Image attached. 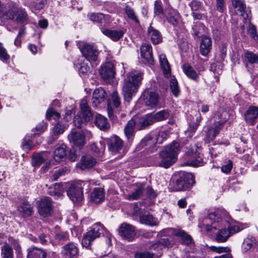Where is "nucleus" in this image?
I'll return each mask as SVG.
<instances>
[{"label":"nucleus","instance_id":"nucleus-24","mask_svg":"<svg viewBox=\"0 0 258 258\" xmlns=\"http://www.w3.org/2000/svg\"><path fill=\"white\" fill-rule=\"evenodd\" d=\"M107 96L106 91L102 88H99L95 89L92 96V104L95 107L104 101Z\"/></svg>","mask_w":258,"mask_h":258},{"label":"nucleus","instance_id":"nucleus-26","mask_svg":"<svg viewBox=\"0 0 258 258\" xmlns=\"http://www.w3.org/2000/svg\"><path fill=\"white\" fill-rule=\"evenodd\" d=\"M172 240L171 237H164L161 238L158 242L152 244L150 247L151 250H159L163 247H169L171 246Z\"/></svg>","mask_w":258,"mask_h":258},{"label":"nucleus","instance_id":"nucleus-12","mask_svg":"<svg viewBox=\"0 0 258 258\" xmlns=\"http://www.w3.org/2000/svg\"><path fill=\"white\" fill-rule=\"evenodd\" d=\"M79 248L77 243L69 242L61 247V255L62 258H77Z\"/></svg>","mask_w":258,"mask_h":258},{"label":"nucleus","instance_id":"nucleus-17","mask_svg":"<svg viewBox=\"0 0 258 258\" xmlns=\"http://www.w3.org/2000/svg\"><path fill=\"white\" fill-rule=\"evenodd\" d=\"M27 258H51L50 253L47 250L36 246L27 249Z\"/></svg>","mask_w":258,"mask_h":258},{"label":"nucleus","instance_id":"nucleus-56","mask_svg":"<svg viewBox=\"0 0 258 258\" xmlns=\"http://www.w3.org/2000/svg\"><path fill=\"white\" fill-rule=\"evenodd\" d=\"M55 239L60 242H66L69 240V236L66 232H61L56 234Z\"/></svg>","mask_w":258,"mask_h":258},{"label":"nucleus","instance_id":"nucleus-1","mask_svg":"<svg viewBox=\"0 0 258 258\" xmlns=\"http://www.w3.org/2000/svg\"><path fill=\"white\" fill-rule=\"evenodd\" d=\"M232 5L235 14L242 17V23L238 25L237 22L233 20L232 29L234 32H256V28L249 21L251 18L250 11L246 9V6L244 0H232Z\"/></svg>","mask_w":258,"mask_h":258},{"label":"nucleus","instance_id":"nucleus-19","mask_svg":"<svg viewBox=\"0 0 258 258\" xmlns=\"http://www.w3.org/2000/svg\"><path fill=\"white\" fill-rule=\"evenodd\" d=\"M144 102L150 108L155 107L159 102V95L154 92L145 93L143 95Z\"/></svg>","mask_w":258,"mask_h":258},{"label":"nucleus","instance_id":"nucleus-48","mask_svg":"<svg viewBox=\"0 0 258 258\" xmlns=\"http://www.w3.org/2000/svg\"><path fill=\"white\" fill-rule=\"evenodd\" d=\"M211 70L215 75V78L217 82L219 81L218 77L216 75H220L222 73V66L220 62L214 63L211 65Z\"/></svg>","mask_w":258,"mask_h":258},{"label":"nucleus","instance_id":"nucleus-4","mask_svg":"<svg viewBox=\"0 0 258 258\" xmlns=\"http://www.w3.org/2000/svg\"><path fill=\"white\" fill-rule=\"evenodd\" d=\"M176 190H185L190 188L195 183V177L191 173L180 171L173 177Z\"/></svg>","mask_w":258,"mask_h":258},{"label":"nucleus","instance_id":"nucleus-10","mask_svg":"<svg viewBox=\"0 0 258 258\" xmlns=\"http://www.w3.org/2000/svg\"><path fill=\"white\" fill-rule=\"evenodd\" d=\"M85 183L84 181H80L72 183L67 190V195L73 202L80 201L83 196L82 189Z\"/></svg>","mask_w":258,"mask_h":258},{"label":"nucleus","instance_id":"nucleus-30","mask_svg":"<svg viewBox=\"0 0 258 258\" xmlns=\"http://www.w3.org/2000/svg\"><path fill=\"white\" fill-rule=\"evenodd\" d=\"M91 199L95 204H98L104 200V192L102 188H95L91 195Z\"/></svg>","mask_w":258,"mask_h":258},{"label":"nucleus","instance_id":"nucleus-6","mask_svg":"<svg viewBox=\"0 0 258 258\" xmlns=\"http://www.w3.org/2000/svg\"><path fill=\"white\" fill-rule=\"evenodd\" d=\"M200 150L195 146L187 148L186 155L189 159L183 165L195 167L203 166L206 162L203 158V155L200 153Z\"/></svg>","mask_w":258,"mask_h":258},{"label":"nucleus","instance_id":"nucleus-44","mask_svg":"<svg viewBox=\"0 0 258 258\" xmlns=\"http://www.w3.org/2000/svg\"><path fill=\"white\" fill-rule=\"evenodd\" d=\"M221 213H222V211L219 210L211 212L209 213L207 219L209 220L212 223L219 222V220L222 218Z\"/></svg>","mask_w":258,"mask_h":258},{"label":"nucleus","instance_id":"nucleus-11","mask_svg":"<svg viewBox=\"0 0 258 258\" xmlns=\"http://www.w3.org/2000/svg\"><path fill=\"white\" fill-rule=\"evenodd\" d=\"M28 15L24 10L14 8L3 15L4 19H11L14 21L24 23L27 20Z\"/></svg>","mask_w":258,"mask_h":258},{"label":"nucleus","instance_id":"nucleus-31","mask_svg":"<svg viewBox=\"0 0 258 258\" xmlns=\"http://www.w3.org/2000/svg\"><path fill=\"white\" fill-rule=\"evenodd\" d=\"M95 123L100 130L105 131L110 127L107 119L104 116L98 114L96 116Z\"/></svg>","mask_w":258,"mask_h":258},{"label":"nucleus","instance_id":"nucleus-27","mask_svg":"<svg viewBox=\"0 0 258 258\" xmlns=\"http://www.w3.org/2000/svg\"><path fill=\"white\" fill-rule=\"evenodd\" d=\"M18 211L23 217H28L33 213V207L28 202L22 203L18 207Z\"/></svg>","mask_w":258,"mask_h":258},{"label":"nucleus","instance_id":"nucleus-64","mask_svg":"<svg viewBox=\"0 0 258 258\" xmlns=\"http://www.w3.org/2000/svg\"><path fill=\"white\" fill-rule=\"evenodd\" d=\"M66 170L63 168H59L56 170L53 173L51 177V180H56L60 176L64 175Z\"/></svg>","mask_w":258,"mask_h":258},{"label":"nucleus","instance_id":"nucleus-32","mask_svg":"<svg viewBox=\"0 0 258 258\" xmlns=\"http://www.w3.org/2000/svg\"><path fill=\"white\" fill-rule=\"evenodd\" d=\"M135 127H136V122L133 119L129 120L125 125L124 132L126 137L128 140L132 139Z\"/></svg>","mask_w":258,"mask_h":258},{"label":"nucleus","instance_id":"nucleus-50","mask_svg":"<svg viewBox=\"0 0 258 258\" xmlns=\"http://www.w3.org/2000/svg\"><path fill=\"white\" fill-rule=\"evenodd\" d=\"M254 240L252 238H246L244 240V241L242 244V250L244 252H247L253 246Z\"/></svg>","mask_w":258,"mask_h":258},{"label":"nucleus","instance_id":"nucleus-59","mask_svg":"<svg viewBox=\"0 0 258 258\" xmlns=\"http://www.w3.org/2000/svg\"><path fill=\"white\" fill-rule=\"evenodd\" d=\"M192 28L194 32H204L206 30L205 26L200 22H196Z\"/></svg>","mask_w":258,"mask_h":258},{"label":"nucleus","instance_id":"nucleus-41","mask_svg":"<svg viewBox=\"0 0 258 258\" xmlns=\"http://www.w3.org/2000/svg\"><path fill=\"white\" fill-rule=\"evenodd\" d=\"M175 234L181 237L183 243L188 245L192 243V239L191 236L187 234L184 231L178 230Z\"/></svg>","mask_w":258,"mask_h":258},{"label":"nucleus","instance_id":"nucleus-60","mask_svg":"<svg viewBox=\"0 0 258 258\" xmlns=\"http://www.w3.org/2000/svg\"><path fill=\"white\" fill-rule=\"evenodd\" d=\"M111 98L113 105L118 107L120 104V99L117 92L113 91L111 94Z\"/></svg>","mask_w":258,"mask_h":258},{"label":"nucleus","instance_id":"nucleus-28","mask_svg":"<svg viewBox=\"0 0 258 258\" xmlns=\"http://www.w3.org/2000/svg\"><path fill=\"white\" fill-rule=\"evenodd\" d=\"M243 62L244 66L247 70L250 72L248 63L253 64H258V54L252 52V51H247L244 55Z\"/></svg>","mask_w":258,"mask_h":258},{"label":"nucleus","instance_id":"nucleus-14","mask_svg":"<svg viewBox=\"0 0 258 258\" xmlns=\"http://www.w3.org/2000/svg\"><path fill=\"white\" fill-rule=\"evenodd\" d=\"M99 73L104 81L108 83L110 82L115 75L113 64L110 62L105 63L100 69Z\"/></svg>","mask_w":258,"mask_h":258},{"label":"nucleus","instance_id":"nucleus-25","mask_svg":"<svg viewBox=\"0 0 258 258\" xmlns=\"http://www.w3.org/2000/svg\"><path fill=\"white\" fill-rule=\"evenodd\" d=\"M96 163V159L90 155H85L82 157L79 167L82 170L91 168Z\"/></svg>","mask_w":258,"mask_h":258},{"label":"nucleus","instance_id":"nucleus-15","mask_svg":"<svg viewBox=\"0 0 258 258\" xmlns=\"http://www.w3.org/2000/svg\"><path fill=\"white\" fill-rule=\"evenodd\" d=\"M118 233L123 238L132 241L136 235L135 228L131 225L123 223L119 226Z\"/></svg>","mask_w":258,"mask_h":258},{"label":"nucleus","instance_id":"nucleus-9","mask_svg":"<svg viewBox=\"0 0 258 258\" xmlns=\"http://www.w3.org/2000/svg\"><path fill=\"white\" fill-rule=\"evenodd\" d=\"M83 55L90 62H95L97 60L99 51L96 46L85 42H79L78 43Z\"/></svg>","mask_w":258,"mask_h":258},{"label":"nucleus","instance_id":"nucleus-16","mask_svg":"<svg viewBox=\"0 0 258 258\" xmlns=\"http://www.w3.org/2000/svg\"><path fill=\"white\" fill-rule=\"evenodd\" d=\"M140 50L143 62L148 65H153L154 60L153 57L151 46L148 44H144L141 45Z\"/></svg>","mask_w":258,"mask_h":258},{"label":"nucleus","instance_id":"nucleus-7","mask_svg":"<svg viewBox=\"0 0 258 258\" xmlns=\"http://www.w3.org/2000/svg\"><path fill=\"white\" fill-rule=\"evenodd\" d=\"M109 150L114 155L119 154L118 157H122L126 153L123 141L117 136L114 135L107 140Z\"/></svg>","mask_w":258,"mask_h":258},{"label":"nucleus","instance_id":"nucleus-37","mask_svg":"<svg viewBox=\"0 0 258 258\" xmlns=\"http://www.w3.org/2000/svg\"><path fill=\"white\" fill-rule=\"evenodd\" d=\"M62 185L61 183H55L53 185V188H50L48 191L49 195L54 197L55 199L61 198L63 192Z\"/></svg>","mask_w":258,"mask_h":258},{"label":"nucleus","instance_id":"nucleus-62","mask_svg":"<svg viewBox=\"0 0 258 258\" xmlns=\"http://www.w3.org/2000/svg\"><path fill=\"white\" fill-rule=\"evenodd\" d=\"M150 37L151 42L154 44H158L162 40L160 33H151Z\"/></svg>","mask_w":258,"mask_h":258},{"label":"nucleus","instance_id":"nucleus-18","mask_svg":"<svg viewBox=\"0 0 258 258\" xmlns=\"http://www.w3.org/2000/svg\"><path fill=\"white\" fill-rule=\"evenodd\" d=\"M70 142L77 147H82L85 144V137L82 132L72 130L68 135Z\"/></svg>","mask_w":258,"mask_h":258},{"label":"nucleus","instance_id":"nucleus-23","mask_svg":"<svg viewBox=\"0 0 258 258\" xmlns=\"http://www.w3.org/2000/svg\"><path fill=\"white\" fill-rule=\"evenodd\" d=\"M212 41L211 38L206 35L201 36V40L200 46L201 53L204 56H207L212 49Z\"/></svg>","mask_w":258,"mask_h":258},{"label":"nucleus","instance_id":"nucleus-21","mask_svg":"<svg viewBox=\"0 0 258 258\" xmlns=\"http://www.w3.org/2000/svg\"><path fill=\"white\" fill-rule=\"evenodd\" d=\"M258 116V107L250 106L244 113L246 122L249 125H254Z\"/></svg>","mask_w":258,"mask_h":258},{"label":"nucleus","instance_id":"nucleus-33","mask_svg":"<svg viewBox=\"0 0 258 258\" xmlns=\"http://www.w3.org/2000/svg\"><path fill=\"white\" fill-rule=\"evenodd\" d=\"M159 61L164 76L169 77L170 76V68L165 54H161L159 55Z\"/></svg>","mask_w":258,"mask_h":258},{"label":"nucleus","instance_id":"nucleus-47","mask_svg":"<svg viewBox=\"0 0 258 258\" xmlns=\"http://www.w3.org/2000/svg\"><path fill=\"white\" fill-rule=\"evenodd\" d=\"M125 12L129 19L132 20L136 23H139V20L134 10L131 7L128 6H126L125 8Z\"/></svg>","mask_w":258,"mask_h":258},{"label":"nucleus","instance_id":"nucleus-55","mask_svg":"<svg viewBox=\"0 0 258 258\" xmlns=\"http://www.w3.org/2000/svg\"><path fill=\"white\" fill-rule=\"evenodd\" d=\"M46 2V0H36V2H31L30 4V6L31 7L35 9L36 10H40L44 7Z\"/></svg>","mask_w":258,"mask_h":258},{"label":"nucleus","instance_id":"nucleus-58","mask_svg":"<svg viewBox=\"0 0 258 258\" xmlns=\"http://www.w3.org/2000/svg\"><path fill=\"white\" fill-rule=\"evenodd\" d=\"M210 249L213 251H215L219 253L223 252H226L227 253L228 252H230L231 251L230 248L228 247L212 246L210 247Z\"/></svg>","mask_w":258,"mask_h":258},{"label":"nucleus","instance_id":"nucleus-36","mask_svg":"<svg viewBox=\"0 0 258 258\" xmlns=\"http://www.w3.org/2000/svg\"><path fill=\"white\" fill-rule=\"evenodd\" d=\"M170 115V111L168 109L162 110L155 113H152L154 122L161 121L167 119Z\"/></svg>","mask_w":258,"mask_h":258},{"label":"nucleus","instance_id":"nucleus-5","mask_svg":"<svg viewBox=\"0 0 258 258\" xmlns=\"http://www.w3.org/2000/svg\"><path fill=\"white\" fill-rule=\"evenodd\" d=\"M80 111L75 116L73 120L74 125L81 128L83 125L92 118V113L85 98H83L80 102Z\"/></svg>","mask_w":258,"mask_h":258},{"label":"nucleus","instance_id":"nucleus-61","mask_svg":"<svg viewBox=\"0 0 258 258\" xmlns=\"http://www.w3.org/2000/svg\"><path fill=\"white\" fill-rule=\"evenodd\" d=\"M216 10L220 12L223 13L225 8V0H216Z\"/></svg>","mask_w":258,"mask_h":258},{"label":"nucleus","instance_id":"nucleus-8","mask_svg":"<svg viewBox=\"0 0 258 258\" xmlns=\"http://www.w3.org/2000/svg\"><path fill=\"white\" fill-rule=\"evenodd\" d=\"M104 227L100 223H97L93 225L92 229L84 234L82 239L83 246L89 247L92 242L101 234L103 233Z\"/></svg>","mask_w":258,"mask_h":258},{"label":"nucleus","instance_id":"nucleus-35","mask_svg":"<svg viewBox=\"0 0 258 258\" xmlns=\"http://www.w3.org/2000/svg\"><path fill=\"white\" fill-rule=\"evenodd\" d=\"M183 70L187 77L196 82H198L199 76L191 66L188 64H184L183 66Z\"/></svg>","mask_w":258,"mask_h":258},{"label":"nucleus","instance_id":"nucleus-39","mask_svg":"<svg viewBox=\"0 0 258 258\" xmlns=\"http://www.w3.org/2000/svg\"><path fill=\"white\" fill-rule=\"evenodd\" d=\"M230 232L227 229H222L216 234V240L219 242H224L230 237Z\"/></svg>","mask_w":258,"mask_h":258},{"label":"nucleus","instance_id":"nucleus-2","mask_svg":"<svg viewBox=\"0 0 258 258\" xmlns=\"http://www.w3.org/2000/svg\"><path fill=\"white\" fill-rule=\"evenodd\" d=\"M143 79V73L137 70H133L127 74L124 79V84L122 94L125 101L130 102L137 92Z\"/></svg>","mask_w":258,"mask_h":258},{"label":"nucleus","instance_id":"nucleus-53","mask_svg":"<svg viewBox=\"0 0 258 258\" xmlns=\"http://www.w3.org/2000/svg\"><path fill=\"white\" fill-rule=\"evenodd\" d=\"M44 161V159L40 154H36L33 155L32 164L33 166L38 167Z\"/></svg>","mask_w":258,"mask_h":258},{"label":"nucleus","instance_id":"nucleus-29","mask_svg":"<svg viewBox=\"0 0 258 258\" xmlns=\"http://www.w3.org/2000/svg\"><path fill=\"white\" fill-rule=\"evenodd\" d=\"M157 143L155 138L150 135L145 137L140 142V146L147 149L153 150Z\"/></svg>","mask_w":258,"mask_h":258},{"label":"nucleus","instance_id":"nucleus-43","mask_svg":"<svg viewBox=\"0 0 258 258\" xmlns=\"http://www.w3.org/2000/svg\"><path fill=\"white\" fill-rule=\"evenodd\" d=\"M3 258H14L12 247L8 244H4L1 248Z\"/></svg>","mask_w":258,"mask_h":258},{"label":"nucleus","instance_id":"nucleus-22","mask_svg":"<svg viewBox=\"0 0 258 258\" xmlns=\"http://www.w3.org/2000/svg\"><path fill=\"white\" fill-rule=\"evenodd\" d=\"M154 123L155 122L152 113L147 114L142 116L136 122V128L138 130H145Z\"/></svg>","mask_w":258,"mask_h":258},{"label":"nucleus","instance_id":"nucleus-34","mask_svg":"<svg viewBox=\"0 0 258 258\" xmlns=\"http://www.w3.org/2000/svg\"><path fill=\"white\" fill-rule=\"evenodd\" d=\"M66 146L62 144L57 148L54 152V159L56 162H60L66 157Z\"/></svg>","mask_w":258,"mask_h":258},{"label":"nucleus","instance_id":"nucleus-13","mask_svg":"<svg viewBox=\"0 0 258 258\" xmlns=\"http://www.w3.org/2000/svg\"><path fill=\"white\" fill-rule=\"evenodd\" d=\"M38 211L43 217L50 216L52 211V202L48 197H44L39 201Z\"/></svg>","mask_w":258,"mask_h":258},{"label":"nucleus","instance_id":"nucleus-49","mask_svg":"<svg viewBox=\"0 0 258 258\" xmlns=\"http://www.w3.org/2000/svg\"><path fill=\"white\" fill-rule=\"evenodd\" d=\"M64 126L62 124H60L59 123H56L52 129L54 136L52 137V140L54 141L56 139V136L62 134L64 131Z\"/></svg>","mask_w":258,"mask_h":258},{"label":"nucleus","instance_id":"nucleus-45","mask_svg":"<svg viewBox=\"0 0 258 258\" xmlns=\"http://www.w3.org/2000/svg\"><path fill=\"white\" fill-rule=\"evenodd\" d=\"M87 17L90 21L99 23H102L105 18L102 13H90L88 14Z\"/></svg>","mask_w":258,"mask_h":258},{"label":"nucleus","instance_id":"nucleus-40","mask_svg":"<svg viewBox=\"0 0 258 258\" xmlns=\"http://www.w3.org/2000/svg\"><path fill=\"white\" fill-rule=\"evenodd\" d=\"M144 184H141L139 187L135 191L131 194L126 195V199L128 200H138L143 194Z\"/></svg>","mask_w":258,"mask_h":258},{"label":"nucleus","instance_id":"nucleus-54","mask_svg":"<svg viewBox=\"0 0 258 258\" xmlns=\"http://www.w3.org/2000/svg\"><path fill=\"white\" fill-rule=\"evenodd\" d=\"M46 2V0H36V2H31L30 4V6L31 7L35 9L36 10H40L44 7Z\"/></svg>","mask_w":258,"mask_h":258},{"label":"nucleus","instance_id":"nucleus-20","mask_svg":"<svg viewBox=\"0 0 258 258\" xmlns=\"http://www.w3.org/2000/svg\"><path fill=\"white\" fill-rule=\"evenodd\" d=\"M166 18L167 21L174 27L178 26L180 16L178 11L172 8H168L165 11Z\"/></svg>","mask_w":258,"mask_h":258},{"label":"nucleus","instance_id":"nucleus-57","mask_svg":"<svg viewBox=\"0 0 258 258\" xmlns=\"http://www.w3.org/2000/svg\"><path fill=\"white\" fill-rule=\"evenodd\" d=\"M169 136L168 132L167 131H162L159 132L158 136L156 137V141L157 143H162L164 140L166 139Z\"/></svg>","mask_w":258,"mask_h":258},{"label":"nucleus","instance_id":"nucleus-3","mask_svg":"<svg viewBox=\"0 0 258 258\" xmlns=\"http://www.w3.org/2000/svg\"><path fill=\"white\" fill-rule=\"evenodd\" d=\"M179 148V144L177 142H173L165 147L160 153L158 166L167 168L174 164L177 159Z\"/></svg>","mask_w":258,"mask_h":258},{"label":"nucleus","instance_id":"nucleus-51","mask_svg":"<svg viewBox=\"0 0 258 258\" xmlns=\"http://www.w3.org/2000/svg\"><path fill=\"white\" fill-rule=\"evenodd\" d=\"M154 254L148 251H136L134 253V258H153Z\"/></svg>","mask_w":258,"mask_h":258},{"label":"nucleus","instance_id":"nucleus-42","mask_svg":"<svg viewBox=\"0 0 258 258\" xmlns=\"http://www.w3.org/2000/svg\"><path fill=\"white\" fill-rule=\"evenodd\" d=\"M169 85L172 94L175 97H177L180 93V91L176 79H171L169 82Z\"/></svg>","mask_w":258,"mask_h":258},{"label":"nucleus","instance_id":"nucleus-46","mask_svg":"<svg viewBox=\"0 0 258 258\" xmlns=\"http://www.w3.org/2000/svg\"><path fill=\"white\" fill-rule=\"evenodd\" d=\"M46 117L49 120L52 118L56 120L60 117V114L59 113L57 112L54 108H49L46 111Z\"/></svg>","mask_w":258,"mask_h":258},{"label":"nucleus","instance_id":"nucleus-63","mask_svg":"<svg viewBox=\"0 0 258 258\" xmlns=\"http://www.w3.org/2000/svg\"><path fill=\"white\" fill-rule=\"evenodd\" d=\"M32 144L31 140H27L26 138L24 139L22 144L23 149L26 152H28L32 148Z\"/></svg>","mask_w":258,"mask_h":258},{"label":"nucleus","instance_id":"nucleus-52","mask_svg":"<svg viewBox=\"0 0 258 258\" xmlns=\"http://www.w3.org/2000/svg\"><path fill=\"white\" fill-rule=\"evenodd\" d=\"M189 6L192 12L202 11L203 7L202 3L197 0H193L189 4Z\"/></svg>","mask_w":258,"mask_h":258},{"label":"nucleus","instance_id":"nucleus-38","mask_svg":"<svg viewBox=\"0 0 258 258\" xmlns=\"http://www.w3.org/2000/svg\"><path fill=\"white\" fill-rule=\"evenodd\" d=\"M140 221L142 223L150 226H155L158 224V220L152 215H143L140 217Z\"/></svg>","mask_w":258,"mask_h":258}]
</instances>
